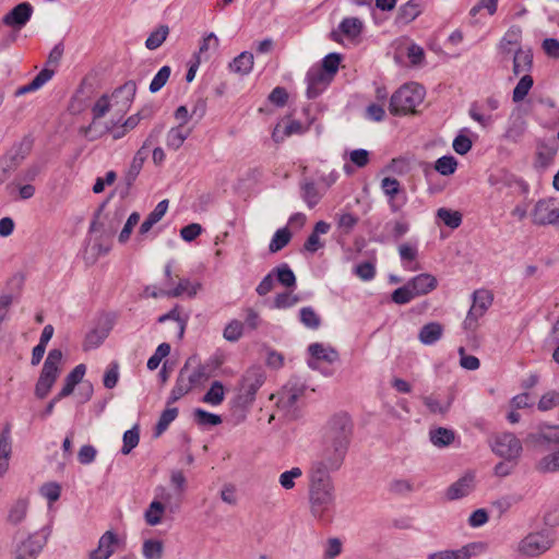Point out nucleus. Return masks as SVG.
<instances>
[{
    "label": "nucleus",
    "mask_w": 559,
    "mask_h": 559,
    "mask_svg": "<svg viewBox=\"0 0 559 559\" xmlns=\"http://www.w3.org/2000/svg\"><path fill=\"white\" fill-rule=\"evenodd\" d=\"M170 353V345L168 343H162L157 346L155 353L147 360V368L155 370L159 366L163 358L168 356Z\"/></svg>",
    "instance_id": "60"
},
{
    "label": "nucleus",
    "mask_w": 559,
    "mask_h": 559,
    "mask_svg": "<svg viewBox=\"0 0 559 559\" xmlns=\"http://www.w3.org/2000/svg\"><path fill=\"white\" fill-rule=\"evenodd\" d=\"M219 46V39L214 33H209L204 36L200 43L199 51L197 53V59L201 61V58L204 57L205 60L209 59L207 51L216 50Z\"/></svg>",
    "instance_id": "45"
},
{
    "label": "nucleus",
    "mask_w": 559,
    "mask_h": 559,
    "mask_svg": "<svg viewBox=\"0 0 559 559\" xmlns=\"http://www.w3.org/2000/svg\"><path fill=\"white\" fill-rule=\"evenodd\" d=\"M86 372V367L80 364L66 377L61 391L57 394V400H62L72 394L76 384H79Z\"/></svg>",
    "instance_id": "23"
},
{
    "label": "nucleus",
    "mask_w": 559,
    "mask_h": 559,
    "mask_svg": "<svg viewBox=\"0 0 559 559\" xmlns=\"http://www.w3.org/2000/svg\"><path fill=\"white\" fill-rule=\"evenodd\" d=\"M302 475L304 473L300 467H292L280 475L278 483L283 489L292 490L296 486V480L301 478Z\"/></svg>",
    "instance_id": "42"
},
{
    "label": "nucleus",
    "mask_w": 559,
    "mask_h": 559,
    "mask_svg": "<svg viewBox=\"0 0 559 559\" xmlns=\"http://www.w3.org/2000/svg\"><path fill=\"white\" fill-rule=\"evenodd\" d=\"M178 415V409L176 407L165 409L155 427V435L160 436L170 425L171 421L176 419Z\"/></svg>",
    "instance_id": "56"
},
{
    "label": "nucleus",
    "mask_w": 559,
    "mask_h": 559,
    "mask_svg": "<svg viewBox=\"0 0 559 559\" xmlns=\"http://www.w3.org/2000/svg\"><path fill=\"white\" fill-rule=\"evenodd\" d=\"M169 28L166 25L159 26L153 31L145 40V47L150 50L157 49L166 40Z\"/></svg>",
    "instance_id": "46"
},
{
    "label": "nucleus",
    "mask_w": 559,
    "mask_h": 559,
    "mask_svg": "<svg viewBox=\"0 0 559 559\" xmlns=\"http://www.w3.org/2000/svg\"><path fill=\"white\" fill-rule=\"evenodd\" d=\"M118 543L117 535L111 532H105L99 540L97 548L90 552V559H109L115 552V545Z\"/></svg>",
    "instance_id": "16"
},
{
    "label": "nucleus",
    "mask_w": 559,
    "mask_h": 559,
    "mask_svg": "<svg viewBox=\"0 0 559 559\" xmlns=\"http://www.w3.org/2000/svg\"><path fill=\"white\" fill-rule=\"evenodd\" d=\"M457 168L456 159L451 155H445L438 158L435 163V169L442 176H450L455 173Z\"/></svg>",
    "instance_id": "49"
},
{
    "label": "nucleus",
    "mask_w": 559,
    "mask_h": 559,
    "mask_svg": "<svg viewBox=\"0 0 559 559\" xmlns=\"http://www.w3.org/2000/svg\"><path fill=\"white\" fill-rule=\"evenodd\" d=\"M342 58L340 53L332 52L325 56L322 60V64L319 67L322 70H324L325 73H329L330 76L333 79V76L336 74L338 70V66Z\"/></svg>",
    "instance_id": "62"
},
{
    "label": "nucleus",
    "mask_w": 559,
    "mask_h": 559,
    "mask_svg": "<svg viewBox=\"0 0 559 559\" xmlns=\"http://www.w3.org/2000/svg\"><path fill=\"white\" fill-rule=\"evenodd\" d=\"M245 324L239 320H231L223 331V336L228 342H237L243 334Z\"/></svg>",
    "instance_id": "47"
},
{
    "label": "nucleus",
    "mask_w": 559,
    "mask_h": 559,
    "mask_svg": "<svg viewBox=\"0 0 559 559\" xmlns=\"http://www.w3.org/2000/svg\"><path fill=\"white\" fill-rule=\"evenodd\" d=\"M210 376L206 372V368L204 366L197 367L191 373L186 374V380L190 385L191 390L193 388L203 386L209 380Z\"/></svg>",
    "instance_id": "53"
},
{
    "label": "nucleus",
    "mask_w": 559,
    "mask_h": 559,
    "mask_svg": "<svg viewBox=\"0 0 559 559\" xmlns=\"http://www.w3.org/2000/svg\"><path fill=\"white\" fill-rule=\"evenodd\" d=\"M229 68L235 73L248 74L253 68V55L249 51L241 52L229 63Z\"/></svg>",
    "instance_id": "31"
},
{
    "label": "nucleus",
    "mask_w": 559,
    "mask_h": 559,
    "mask_svg": "<svg viewBox=\"0 0 559 559\" xmlns=\"http://www.w3.org/2000/svg\"><path fill=\"white\" fill-rule=\"evenodd\" d=\"M352 423L341 417L333 423L332 450L326 448L320 460L312 462L309 469V508L313 518L325 520L335 507V487L329 474L337 469L347 451L352 436Z\"/></svg>",
    "instance_id": "1"
},
{
    "label": "nucleus",
    "mask_w": 559,
    "mask_h": 559,
    "mask_svg": "<svg viewBox=\"0 0 559 559\" xmlns=\"http://www.w3.org/2000/svg\"><path fill=\"white\" fill-rule=\"evenodd\" d=\"M188 371L187 365L180 370L176 384L174 385L168 403H174L191 391L190 385L186 380V373Z\"/></svg>",
    "instance_id": "33"
},
{
    "label": "nucleus",
    "mask_w": 559,
    "mask_h": 559,
    "mask_svg": "<svg viewBox=\"0 0 559 559\" xmlns=\"http://www.w3.org/2000/svg\"><path fill=\"white\" fill-rule=\"evenodd\" d=\"M423 403L431 414L444 415L449 412L451 402H441L435 395H427L423 397Z\"/></svg>",
    "instance_id": "44"
},
{
    "label": "nucleus",
    "mask_w": 559,
    "mask_h": 559,
    "mask_svg": "<svg viewBox=\"0 0 559 559\" xmlns=\"http://www.w3.org/2000/svg\"><path fill=\"white\" fill-rule=\"evenodd\" d=\"M554 539L547 531L531 533L519 544V551L528 557H536L552 546Z\"/></svg>",
    "instance_id": "6"
},
{
    "label": "nucleus",
    "mask_w": 559,
    "mask_h": 559,
    "mask_svg": "<svg viewBox=\"0 0 559 559\" xmlns=\"http://www.w3.org/2000/svg\"><path fill=\"white\" fill-rule=\"evenodd\" d=\"M109 131H110V124L103 122L102 119H99V118H97V119L93 118L90 126H87L86 128L83 129L84 135L90 141L97 140V139L102 138L103 135L109 133Z\"/></svg>",
    "instance_id": "35"
},
{
    "label": "nucleus",
    "mask_w": 559,
    "mask_h": 559,
    "mask_svg": "<svg viewBox=\"0 0 559 559\" xmlns=\"http://www.w3.org/2000/svg\"><path fill=\"white\" fill-rule=\"evenodd\" d=\"M330 224L320 221L314 225L313 231L310 234L308 239L306 240L304 248L306 251L314 253L320 248L323 247V243L320 241L319 235L328 234L330 230Z\"/></svg>",
    "instance_id": "25"
},
{
    "label": "nucleus",
    "mask_w": 559,
    "mask_h": 559,
    "mask_svg": "<svg viewBox=\"0 0 559 559\" xmlns=\"http://www.w3.org/2000/svg\"><path fill=\"white\" fill-rule=\"evenodd\" d=\"M299 320L307 329L310 330H318L321 325L320 316L310 306L302 307L299 310Z\"/></svg>",
    "instance_id": "39"
},
{
    "label": "nucleus",
    "mask_w": 559,
    "mask_h": 559,
    "mask_svg": "<svg viewBox=\"0 0 559 559\" xmlns=\"http://www.w3.org/2000/svg\"><path fill=\"white\" fill-rule=\"evenodd\" d=\"M340 32L348 38H356L362 31V22L357 17H346L338 25Z\"/></svg>",
    "instance_id": "37"
},
{
    "label": "nucleus",
    "mask_w": 559,
    "mask_h": 559,
    "mask_svg": "<svg viewBox=\"0 0 559 559\" xmlns=\"http://www.w3.org/2000/svg\"><path fill=\"white\" fill-rule=\"evenodd\" d=\"M225 397L224 385L219 381H214L210 390L204 394L202 401L206 404L216 406L219 405Z\"/></svg>",
    "instance_id": "40"
},
{
    "label": "nucleus",
    "mask_w": 559,
    "mask_h": 559,
    "mask_svg": "<svg viewBox=\"0 0 559 559\" xmlns=\"http://www.w3.org/2000/svg\"><path fill=\"white\" fill-rule=\"evenodd\" d=\"M171 73V69L168 66H164L159 69V71L155 74L153 78L151 84H150V92L156 93L159 90L164 87V85L167 83L169 76Z\"/></svg>",
    "instance_id": "58"
},
{
    "label": "nucleus",
    "mask_w": 559,
    "mask_h": 559,
    "mask_svg": "<svg viewBox=\"0 0 559 559\" xmlns=\"http://www.w3.org/2000/svg\"><path fill=\"white\" fill-rule=\"evenodd\" d=\"M33 7L28 2H21L9 11L2 19L4 25L21 29L31 20Z\"/></svg>",
    "instance_id": "13"
},
{
    "label": "nucleus",
    "mask_w": 559,
    "mask_h": 559,
    "mask_svg": "<svg viewBox=\"0 0 559 559\" xmlns=\"http://www.w3.org/2000/svg\"><path fill=\"white\" fill-rule=\"evenodd\" d=\"M156 498L153 500L144 513L146 523L151 526H156L162 522L163 513L165 512V504L162 501H168L170 493L164 487L156 488Z\"/></svg>",
    "instance_id": "12"
},
{
    "label": "nucleus",
    "mask_w": 559,
    "mask_h": 559,
    "mask_svg": "<svg viewBox=\"0 0 559 559\" xmlns=\"http://www.w3.org/2000/svg\"><path fill=\"white\" fill-rule=\"evenodd\" d=\"M12 455V438H11V428L10 425H5V427L0 432V478L4 476V474L9 469V463Z\"/></svg>",
    "instance_id": "17"
},
{
    "label": "nucleus",
    "mask_w": 559,
    "mask_h": 559,
    "mask_svg": "<svg viewBox=\"0 0 559 559\" xmlns=\"http://www.w3.org/2000/svg\"><path fill=\"white\" fill-rule=\"evenodd\" d=\"M332 78L321 68L312 67L306 76L307 97L317 98L331 83Z\"/></svg>",
    "instance_id": "10"
},
{
    "label": "nucleus",
    "mask_w": 559,
    "mask_h": 559,
    "mask_svg": "<svg viewBox=\"0 0 559 559\" xmlns=\"http://www.w3.org/2000/svg\"><path fill=\"white\" fill-rule=\"evenodd\" d=\"M407 283L416 297L430 293L438 284L437 278L429 273H421Z\"/></svg>",
    "instance_id": "19"
},
{
    "label": "nucleus",
    "mask_w": 559,
    "mask_h": 559,
    "mask_svg": "<svg viewBox=\"0 0 559 559\" xmlns=\"http://www.w3.org/2000/svg\"><path fill=\"white\" fill-rule=\"evenodd\" d=\"M62 360V352L60 349H51L44 362L39 378L35 385V395L38 399H45L60 373V365Z\"/></svg>",
    "instance_id": "3"
},
{
    "label": "nucleus",
    "mask_w": 559,
    "mask_h": 559,
    "mask_svg": "<svg viewBox=\"0 0 559 559\" xmlns=\"http://www.w3.org/2000/svg\"><path fill=\"white\" fill-rule=\"evenodd\" d=\"M148 140L145 141L143 146L134 154L132 162L124 175V181L127 186H132L139 174L141 173L144 162L147 157L145 152V146L147 145Z\"/></svg>",
    "instance_id": "24"
},
{
    "label": "nucleus",
    "mask_w": 559,
    "mask_h": 559,
    "mask_svg": "<svg viewBox=\"0 0 559 559\" xmlns=\"http://www.w3.org/2000/svg\"><path fill=\"white\" fill-rule=\"evenodd\" d=\"M443 328L438 322H430L425 324L418 334L419 341L425 345H432L442 336Z\"/></svg>",
    "instance_id": "26"
},
{
    "label": "nucleus",
    "mask_w": 559,
    "mask_h": 559,
    "mask_svg": "<svg viewBox=\"0 0 559 559\" xmlns=\"http://www.w3.org/2000/svg\"><path fill=\"white\" fill-rule=\"evenodd\" d=\"M136 92V84L134 81H128L122 86L118 87L114 93V98L122 97L124 99L126 105L130 104Z\"/></svg>",
    "instance_id": "59"
},
{
    "label": "nucleus",
    "mask_w": 559,
    "mask_h": 559,
    "mask_svg": "<svg viewBox=\"0 0 559 559\" xmlns=\"http://www.w3.org/2000/svg\"><path fill=\"white\" fill-rule=\"evenodd\" d=\"M122 441L123 445L121 448V453L127 455L139 444L140 432L138 426H134L133 428L127 430L123 433Z\"/></svg>",
    "instance_id": "54"
},
{
    "label": "nucleus",
    "mask_w": 559,
    "mask_h": 559,
    "mask_svg": "<svg viewBox=\"0 0 559 559\" xmlns=\"http://www.w3.org/2000/svg\"><path fill=\"white\" fill-rule=\"evenodd\" d=\"M299 301L300 298L297 295L290 292H284L275 296L272 307L274 309H289L296 306Z\"/></svg>",
    "instance_id": "48"
},
{
    "label": "nucleus",
    "mask_w": 559,
    "mask_h": 559,
    "mask_svg": "<svg viewBox=\"0 0 559 559\" xmlns=\"http://www.w3.org/2000/svg\"><path fill=\"white\" fill-rule=\"evenodd\" d=\"M28 501L26 499L16 500L9 509L8 522L12 525L22 523L27 514Z\"/></svg>",
    "instance_id": "32"
},
{
    "label": "nucleus",
    "mask_w": 559,
    "mask_h": 559,
    "mask_svg": "<svg viewBox=\"0 0 559 559\" xmlns=\"http://www.w3.org/2000/svg\"><path fill=\"white\" fill-rule=\"evenodd\" d=\"M278 283L287 288L296 286V276L288 264L283 263L272 270Z\"/></svg>",
    "instance_id": "36"
},
{
    "label": "nucleus",
    "mask_w": 559,
    "mask_h": 559,
    "mask_svg": "<svg viewBox=\"0 0 559 559\" xmlns=\"http://www.w3.org/2000/svg\"><path fill=\"white\" fill-rule=\"evenodd\" d=\"M473 489L474 475L466 474L448 488L447 496L450 500H456L466 497Z\"/></svg>",
    "instance_id": "21"
},
{
    "label": "nucleus",
    "mask_w": 559,
    "mask_h": 559,
    "mask_svg": "<svg viewBox=\"0 0 559 559\" xmlns=\"http://www.w3.org/2000/svg\"><path fill=\"white\" fill-rule=\"evenodd\" d=\"M472 548V545H466L460 549H444L429 554L427 559H471Z\"/></svg>",
    "instance_id": "27"
},
{
    "label": "nucleus",
    "mask_w": 559,
    "mask_h": 559,
    "mask_svg": "<svg viewBox=\"0 0 559 559\" xmlns=\"http://www.w3.org/2000/svg\"><path fill=\"white\" fill-rule=\"evenodd\" d=\"M201 288L202 285L200 282H191L188 278H181L178 285L174 289L167 290L165 295L167 297H179L187 294L189 297H194Z\"/></svg>",
    "instance_id": "28"
},
{
    "label": "nucleus",
    "mask_w": 559,
    "mask_h": 559,
    "mask_svg": "<svg viewBox=\"0 0 559 559\" xmlns=\"http://www.w3.org/2000/svg\"><path fill=\"white\" fill-rule=\"evenodd\" d=\"M55 71L50 69H43L28 84L21 86L17 90V95H23L34 92L44 86L53 76Z\"/></svg>",
    "instance_id": "29"
},
{
    "label": "nucleus",
    "mask_w": 559,
    "mask_h": 559,
    "mask_svg": "<svg viewBox=\"0 0 559 559\" xmlns=\"http://www.w3.org/2000/svg\"><path fill=\"white\" fill-rule=\"evenodd\" d=\"M473 304L463 321L466 331L474 332L479 326V319L492 305V294L487 289H477L472 295Z\"/></svg>",
    "instance_id": "4"
},
{
    "label": "nucleus",
    "mask_w": 559,
    "mask_h": 559,
    "mask_svg": "<svg viewBox=\"0 0 559 559\" xmlns=\"http://www.w3.org/2000/svg\"><path fill=\"white\" fill-rule=\"evenodd\" d=\"M425 91L417 83L401 86L391 97L390 111L393 115H406L413 112L424 100Z\"/></svg>",
    "instance_id": "2"
},
{
    "label": "nucleus",
    "mask_w": 559,
    "mask_h": 559,
    "mask_svg": "<svg viewBox=\"0 0 559 559\" xmlns=\"http://www.w3.org/2000/svg\"><path fill=\"white\" fill-rule=\"evenodd\" d=\"M556 153H557V150L552 145H548L545 143L538 144L537 153H536L537 164L544 168L549 166L550 163L552 162Z\"/></svg>",
    "instance_id": "52"
},
{
    "label": "nucleus",
    "mask_w": 559,
    "mask_h": 559,
    "mask_svg": "<svg viewBox=\"0 0 559 559\" xmlns=\"http://www.w3.org/2000/svg\"><path fill=\"white\" fill-rule=\"evenodd\" d=\"M292 239V234L287 227L280 228L273 235L269 250L271 253H276L281 251L284 247H286Z\"/></svg>",
    "instance_id": "38"
},
{
    "label": "nucleus",
    "mask_w": 559,
    "mask_h": 559,
    "mask_svg": "<svg viewBox=\"0 0 559 559\" xmlns=\"http://www.w3.org/2000/svg\"><path fill=\"white\" fill-rule=\"evenodd\" d=\"M424 10V3L421 0H409L400 7L396 22L400 24H409L416 20Z\"/></svg>",
    "instance_id": "20"
},
{
    "label": "nucleus",
    "mask_w": 559,
    "mask_h": 559,
    "mask_svg": "<svg viewBox=\"0 0 559 559\" xmlns=\"http://www.w3.org/2000/svg\"><path fill=\"white\" fill-rule=\"evenodd\" d=\"M437 216L451 228H457L462 223V215L457 211H451L445 207H440L437 211Z\"/></svg>",
    "instance_id": "50"
},
{
    "label": "nucleus",
    "mask_w": 559,
    "mask_h": 559,
    "mask_svg": "<svg viewBox=\"0 0 559 559\" xmlns=\"http://www.w3.org/2000/svg\"><path fill=\"white\" fill-rule=\"evenodd\" d=\"M311 359L308 360V366L316 370L318 369V360H323L333 364L338 359V353L331 346H325L321 343H312L308 347Z\"/></svg>",
    "instance_id": "15"
},
{
    "label": "nucleus",
    "mask_w": 559,
    "mask_h": 559,
    "mask_svg": "<svg viewBox=\"0 0 559 559\" xmlns=\"http://www.w3.org/2000/svg\"><path fill=\"white\" fill-rule=\"evenodd\" d=\"M190 130L185 129L182 126L171 128L167 132L166 144L169 148L177 151L189 136Z\"/></svg>",
    "instance_id": "34"
},
{
    "label": "nucleus",
    "mask_w": 559,
    "mask_h": 559,
    "mask_svg": "<svg viewBox=\"0 0 559 559\" xmlns=\"http://www.w3.org/2000/svg\"><path fill=\"white\" fill-rule=\"evenodd\" d=\"M416 296L414 295L412 288L409 287L408 283H406L404 286L396 288L392 295V301L397 305H405L412 301Z\"/></svg>",
    "instance_id": "63"
},
{
    "label": "nucleus",
    "mask_w": 559,
    "mask_h": 559,
    "mask_svg": "<svg viewBox=\"0 0 559 559\" xmlns=\"http://www.w3.org/2000/svg\"><path fill=\"white\" fill-rule=\"evenodd\" d=\"M164 551L163 542L146 539L143 543L142 554L145 559H162Z\"/></svg>",
    "instance_id": "43"
},
{
    "label": "nucleus",
    "mask_w": 559,
    "mask_h": 559,
    "mask_svg": "<svg viewBox=\"0 0 559 559\" xmlns=\"http://www.w3.org/2000/svg\"><path fill=\"white\" fill-rule=\"evenodd\" d=\"M454 438V431L448 428L439 427L429 431L430 442L437 448L450 445Z\"/></svg>",
    "instance_id": "30"
},
{
    "label": "nucleus",
    "mask_w": 559,
    "mask_h": 559,
    "mask_svg": "<svg viewBox=\"0 0 559 559\" xmlns=\"http://www.w3.org/2000/svg\"><path fill=\"white\" fill-rule=\"evenodd\" d=\"M520 38L521 29L519 27H511L508 29L498 45L499 52L503 56V58H508L511 55H514V50L518 47H521Z\"/></svg>",
    "instance_id": "22"
},
{
    "label": "nucleus",
    "mask_w": 559,
    "mask_h": 559,
    "mask_svg": "<svg viewBox=\"0 0 559 559\" xmlns=\"http://www.w3.org/2000/svg\"><path fill=\"white\" fill-rule=\"evenodd\" d=\"M513 61V74L519 76L524 73L527 74L533 68V52L531 49H522L518 47L514 50V55H511Z\"/></svg>",
    "instance_id": "18"
},
{
    "label": "nucleus",
    "mask_w": 559,
    "mask_h": 559,
    "mask_svg": "<svg viewBox=\"0 0 559 559\" xmlns=\"http://www.w3.org/2000/svg\"><path fill=\"white\" fill-rule=\"evenodd\" d=\"M44 544L37 535H29L16 545L13 559H36Z\"/></svg>",
    "instance_id": "14"
},
{
    "label": "nucleus",
    "mask_w": 559,
    "mask_h": 559,
    "mask_svg": "<svg viewBox=\"0 0 559 559\" xmlns=\"http://www.w3.org/2000/svg\"><path fill=\"white\" fill-rule=\"evenodd\" d=\"M194 420L200 426H217L222 423L218 415L209 413L202 408H197L193 412Z\"/></svg>",
    "instance_id": "55"
},
{
    "label": "nucleus",
    "mask_w": 559,
    "mask_h": 559,
    "mask_svg": "<svg viewBox=\"0 0 559 559\" xmlns=\"http://www.w3.org/2000/svg\"><path fill=\"white\" fill-rule=\"evenodd\" d=\"M537 469L543 473L559 471V450L542 457L537 463Z\"/></svg>",
    "instance_id": "51"
},
{
    "label": "nucleus",
    "mask_w": 559,
    "mask_h": 559,
    "mask_svg": "<svg viewBox=\"0 0 559 559\" xmlns=\"http://www.w3.org/2000/svg\"><path fill=\"white\" fill-rule=\"evenodd\" d=\"M381 190L388 198V204L392 213H397L407 202V195L397 179L384 177L381 180Z\"/></svg>",
    "instance_id": "9"
},
{
    "label": "nucleus",
    "mask_w": 559,
    "mask_h": 559,
    "mask_svg": "<svg viewBox=\"0 0 559 559\" xmlns=\"http://www.w3.org/2000/svg\"><path fill=\"white\" fill-rule=\"evenodd\" d=\"M532 217L536 225L559 226V201L554 198L539 200L534 206Z\"/></svg>",
    "instance_id": "8"
},
{
    "label": "nucleus",
    "mask_w": 559,
    "mask_h": 559,
    "mask_svg": "<svg viewBox=\"0 0 559 559\" xmlns=\"http://www.w3.org/2000/svg\"><path fill=\"white\" fill-rule=\"evenodd\" d=\"M301 195L309 207H313L320 201L319 191L313 182H306L301 187Z\"/></svg>",
    "instance_id": "61"
},
{
    "label": "nucleus",
    "mask_w": 559,
    "mask_h": 559,
    "mask_svg": "<svg viewBox=\"0 0 559 559\" xmlns=\"http://www.w3.org/2000/svg\"><path fill=\"white\" fill-rule=\"evenodd\" d=\"M108 336V330H92L85 336L84 349L98 347Z\"/></svg>",
    "instance_id": "57"
},
{
    "label": "nucleus",
    "mask_w": 559,
    "mask_h": 559,
    "mask_svg": "<svg viewBox=\"0 0 559 559\" xmlns=\"http://www.w3.org/2000/svg\"><path fill=\"white\" fill-rule=\"evenodd\" d=\"M534 84V80L530 74H524L518 84L515 85L512 93V100L514 103L522 102L528 94L530 90Z\"/></svg>",
    "instance_id": "41"
},
{
    "label": "nucleus",
    "mask_w": 559,
    "mask_h": 559,
    "mask_svg": "<svg viewBox=\"0 0 559 559\" xmlns=\"http://www.w3.org/2000/svg\"><path fill=\"white\" fill-rule=\"evenodd\" d=\"M495 454L508 460L515 461L522 453L521 441L511 432L496 435L490 442Z\"/></svg>",
    "instance_id": "5"
},
{
    "label": "nucleus",
    "mask_w": 559,
    "mask_h": 559,
    "mask_svg": "<svg viewBox=\"0 0 559 559\" xmlns=\"http://www.w3.org/2000/svg\"><path fill=\"white\" fill-rule=\"evenodd\" d=\"M525 131V122L522 119H516L508 127L504 132V138L512 142H518Z\"/></svg>",
    "instance_id": "64"
},
{
    "label": "nucleus",
    "mask_w": 559,
    "mask_h": 559,
    "mask_svg": "<svg viewBox=\"0 0 559 559\" xmlns=\"http://www.w3.org/2000/svg\"><path fill=\"white\" fill-rule=\"evenodd\" d=\"M265 380L264 371L261 367L249 368L242 377L240 386V400L245 404H251L254 401L258 390Z\"/></svg>",
    "instance_id": "7"
},
{
    "label": "nucleus",
    "mask_w": 559,
    "mask_h": 559,
    "mask_svg": "<svg viewBox=\"0 0 559 559\" xmlns=\"http://www.w3.org/2000/svg\"><path fill=\"white\" fill-rule=\"evenodd\" d=\"M305 388L296 383H287L277 394V406L288 414L295 412L298 400L304 395Z\"/></svg>",
    "instance_id": "11"
}]
</instances>
